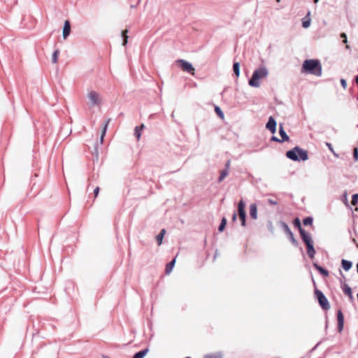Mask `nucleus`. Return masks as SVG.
<instances>
[{
	"mask_svg": "<svg viewBox=\"0 0 358 358\" xmlns=\"http://www.w3.org/2000/svg\"><path fill=\"white\" fill-rule=\"evenodd\" d=\"M302 70L316 76H321L322 69L321 64L317 59H306L302 65Z\"/></svg>",
	"mask_w": 358,
	"mask_h": 358,
	"instance_id": "nucleus-1",
	"label": "nucleus"
},
{
	"mask_svg": "<svg viewBox=\"0 0 358 358\" xmlns=\"http://www.w3.org/2000/svg\"><path fill=\"white\" fill-rule=\"evenodd\" d=\"M268 75V70L266 67L262 66L254 71L251 78L248 81V85L252 87H259L260 80L266 78Z\"/></svg>",
	"mask_w": 358,
	"mask_h": 358,
	"instance_id": "nucleus-2",
	"label": "nucleus"
},
{
	"mask_svg": "<svg viewBox=\"0 0 358 358\" xmlns=\"http://www.w3.org/2000/svg\"><path fill=\"white\" fill-rule=\"evenodd\" d=\"M87 105L90 108L101 107L103 100L102 95L94 90H88L87 92Z\"/></svg>",
	"mask_w": 358,
	"mask_h": 358,
	"instance_id": "nucleus-3",
	"label": "nucleus"
},
{
	"mask_svg": "<svg viewBox=\"0 0 358 358\" xmlns=\"http://www.w3.org/2000/svg\"><path fill=\"white\" fill-rule=\"evenodd\" d=\"M287 157L294 161H306L308 159V152L299 147H295L286 153Z\"/></svg>",
	"mask_w": 358,
	"mask_h": 358,
	"instance_id": "nucleus-4",
	"label": "nucleus"
},
{
	"mask_svg": "<svg viewBox=\"0 0 358 358\" xmlns=\"http://www.w3.org/2000/svg\"><path fill=\"white\" fill-rule=\"evenodd\" d=\"M176 63L182 71L190 73L192 75L194 73V68L190 62L184 59H178Z\"/></svg>",
	"mask_w": 358,
	"mask_h": 358,
	"instance_id": "nucleus-5",
	"label": "nucleus"
},
{
	"mask_svg": "<svg viewBox=\"0 0 358 358\" xmlns=\"http://www.w3.org/2000/svg\"><path fill=\"white\" fill-rule=\"evenodd\" d=\"M245 204L243 200H241L238 204V211L240 219L241 220L242 226L245 225L246 213L245 211Z\"/></svg>",
	"mask_w": 358,
	"mask_h": 358,
	"instance_id": "nucleus-6",
	"label": "nucleus"
},
{
	"mask_svg": "<svg viewBox=\"0 0 358 358\" xmlns=\"http://www.w3.org/2000/svg\"><path fill=\"white\" fill-rule=\"evenodd\" d=\"M317 299L319 301V303L320 306L325 310H328L330 308L329 303L328 302V300L325 297V296L320 291L317 290L315 292Z\"/></svg>",
	"mask_w": 358,
	"mask_h": 358,
	"instance_id": "nucleus-7",
	"label": "nucleus"
},
{
	"mask_svg": "<svg viewBox=\"0 0 358 358\" xmlns=\"http://www.w3.org/2000/svg\"><path fill=\"white\" fill-rule=\"evenodd\" d=\"M276 121L273 117H269L268 121L266 124V128L269 130L271 134H275L276 132Z\"/></svg>",
	"mask_w": 358,
	"mask_h": 358,
	"instance_id": "nucleus-8",
	"label": "nucleus"
},
{
	"mask_svg": "<svg viewBox=\"0 0 358 358\" xmlns=\"http://www.w3.org/2000/svg\"><path fill=\"white\" fill-rule=\"evenodd\" d=\"M300 234H301L303 241L306 243V245L308 244L313 243V240H312L311 236L309 234L306 233L301 227H300Z\"/></svg>",
	"mask_w": 358,
	"mask_h": 358,
	"instance_id": "nucleus-9",
	"label": "nucleus"
},
{
	"mask_svg": "<svg viewBox=\"0 0 358 358\" xmlns=\"http://www.w3.org/2000/svg\"><path fill=\"white\" fill-rule=\"evenodd\" d=\"M71 32V24L69 20H66L64 24L62 30V36L64 39H66L70 34Z\"/></svg>",
	"mask_w": 358,
	"mask_h": 358,
	"instance_id": "nucleus-10",
	"label": "nucleus"
},
{
	"mask_svg": "<svg viewBox=\"0 0 358 358\" xmlns=\"http://www.w3.org/2000/svg\"><path fill=\"white\" fill-rule=\"evenodd\" d=\"M145 128V124H142L141 126H136L134 128V136L138 141L141 139V131Z\"/></svg>",
	"mask_w": 358,
	"mask_h": 358,
	"instance_id": "nucleus-11",
	"label": "nucleus"
},
{
	"mask_svg": "<svg viewBox=\"0 0 358 358\" xmlns=\"http://www.w3.org/2000/svg\"><path fill=\"white\" fill-rule=\"evenodd\" d=\"M250 216L254 219L256 220L257 218V207L255 203H252L250 206Z\"/></svg>",
	"mask_w": 358,
	"mask_h": 358,
	"instance_id": "nucleus-12",
	"label": "nucleus"
},
{
	"mask_svg": "<svg viewBox=\"0 0 358 358\" xmlns=\"http://www.w3.org/2000/svg\"><path fill=\"white\" fill-rule=\"evenodd\" d=\"M279 134L282 138L281 141H287L289 140V136L287 135L282 125H280L279 128Z\"/></svg>",
	"mask_w": 358,
	"mask_h": 358,
	"instance_id": "nucleus-13",
	"label": "nucleus"
},
{
	"mask_svg": "<svg viewBox=\"0 0 358 358\" xmlns=\"http://www.w3.org/2000/svg\"><path fill=\"white\" fill-rule=\"evenodd\" d=\"M149 352V349L148 348H145L137 353H136L133 358H144L148 353Z\"/></svg>",
	"mask_w": 358,
	"mask_h": 358,
	"instance_id": "nucleus-14",
	"label": "nucleus"
},
{
	"mask_svg": "<svg viewBox=\"0 0 358 358\" xmlns=\"http://www.w3.org/2000/svg\"><path fill=\"white\" fill-rule=\"evenodd\" d=\"M307 250H308L307 252H308V256L310 258H313L314 255L315 254V250L313 247V243L307 245Z\"/></svg>",
	"mask_w": 358,
	"mask_h": 358,
	"instance_id": "nucleus-15",
	"label": "nucleus"
},
{
	"mask_svg": "<svg viewBox=\"0 0 358 358\" xmlns=\"http://www.w3.org/2000/svg\"><path fill=\"white\" fill-rule=\"evenodd\" d=\"M343 292L345 294H347L350 299H352V293L351 288L346 284L343 285Z\"/></svg>",
	"mask_w": 358,
	"mask_h": 358,
	"instance_id": "nucleus-16",
	"label": "nucleus"
},
{
	"mask_svg": "<svg viewBox=\"0 0 358 358\" xmlns=\"http://www.w3.org/2000/svg\"><path fill=\"white\" fill-rule=\"evenodd\" d=\"M110 121V119H108V120L106 121V124H104V126H103V127L102 129L101 135V137H100V142H101V143H103V138H104V136L106 134V130H107V128H108V125Z\"/></svg>",
	"mask_w": 358,
	"mask_h": 358,
	"instance_id": "nucleus-17",
	"label": "nucleus"
},
{
	"mask_svg": "<svg viewBox=\"0 0 358 358\" xmlns=\"http://www.w3.org/2000/svg\"><path fill=\"white\" fill-rule=\"evenodd\" d=\"M352 262L348 260H342V266L344 270L349 271L352 267Z\"/></svg>",
	"mask_w": 358,
	"mask_h": 358,
	"instance_id": "nucleus-18",
	"label": "nucleus"
},
{
	"mask_svg": "<svg viewBox=\"0 0 358 358\" xmlns=\"http://www.w3.org/2000/svg\"><path fill=\"white\" fill-rule=\"evenodd\" d=\"M175 264H176V259H174L169 264H167L166 268V272L167 274H169L172 271Z\"/></svg>",
	"mask_w": 358,
	"mask_h": 358,
	"instance_id": "nucleus-19",
	"label": "nucleus"
},
{
	"mask_svg": "<svg viewBox=\"0 0 358 358\" xmlns=\"http://www.w3.org/2000/svg\"><path fill=\"white\" fill-rule=\"evenodd\" d=\"M222 354L220 352L215 353L207 354L205 355V358H222Z\"/></svg>",
	"mask_w": 358,
	"mask_h": 358,
	"instance_id": "nucleus-20",
	"label": "nucleus"
},
{
	"mask_svg": "<svg viewBox=\"0 0 358 358\" xmlns=\"http://www.w3.org/2000/svg\"><path fill=\"white\" fill-rule=\"evenodd\" d=\"M59 55V50H55L53 52L52 55V62L53 64L57 63Z\"/></svg>",
	"mask_w": 358,
	"mask_h": 358,
	"instance_id": "nucleus-21",
	"label": "nucleus"
},
{
	"mask_svg": "<svg viewBox=\"0 0 358 358\" xmlns=\"http://www.w3.org/2000/svg\"><path fill=\"white\" fill-rule=\"evenodd\" d=\"M229 174V171L227 169H224L221 171V174L218 178V182H221Z\"/></svg>",
	"mask_w": 358,
	"mask_h": 358,
	"instance_id": "nucleus-22",
	"label": "nucleus"
},
{
	"mask_svg": "<svg viewBox=\"0 0 358 358\" xmlns=\"http://www.w3.org/2000/svg\"><path fill=\"white\" fill-rule=\"evenodd\" d=\"M234 72L238 77L240 76V64L238 62H235L233 65Z\"/></svg>",
	"mask_w": 358,
	"mask_h": 358,
	"instance_id": "nucleus-23",
	"label": "nucleus"
},
{
	"mask_svg": "<svg viewBox=\"0 0 358 358\" xmlns=\"http://www.w3.org/2000/svg\"><path fill=\"white\" fill-rule=\"evenodd\" d=\"M313 265L322 275H324L325 276L328 275L329 273L327 270H325L322 267L320 266L317 264H314Z\"/></svg>",
	"mask_w": 358,
	"mask_h": 358,
	"instance_id": "nucleus-24",
	"label": "nucleus"
},
{
	"mask_svg": "<svg viewBox=\"0 0 358 358\" xmlns=\"http://www.w3.org/2000/svg\"><path fill=\"white\" fill-rule=\"evenodd\" d=\"M127 30H124L122 31V36L123 37V42H122V45L125 46L127 43V39H128V36L127 35Z\"/></svg>",
	"mask_w": 358,
	"mask_h": 358,
	"instance_id": "nucleus-25",
	"label": "nucleus"
},
{
	"mask_svg": "<svg viewBox=\"0 0 358 358\" xmlns=\"http://www.w3.org/2000/svg\"><path fill=\"white\" fill-rule=\"evenodd\" d=\"M226 224H227V220L225 217H223L221 220V223H220V225L219 227V231H224L225 227H226Z\"/></svg>",
	"mask_w": 358,
	"mask_h": 358,
	"instance_id": "nucleus-26",
	"label": "nucleus"
},
{
	"mask_svg": "<svg viewBox=\"0 0 358 358\" xmlns=\"http://www.w3.org/2000/svg\"><path fill=\"white\" fill-rule=\"evenodd\" d=\"M166 233L165 229H162L159 234H158V245L162 244L163 237Z\"/></svg>",
	"mask_w": 358,
	"mask_h": 358,
	"instance_id": "nucleus-27",
	"label": "nucleus"
},
{
	"mask_svg": "<svg viewBox=\"0 0 358 358\" xmlns=\"http://www.w3.org/2000/svg\"><path fill=\"white\" fill-rule=\"evenodd\" d=\"M338 323H344V317L341 310L338 312L337 315Z\"/></svg>",
	"mask_w": 358,
	"mask_h": 358,
	"instance_id": "nucleus-28",
	"label": "nucleus"
},
{
	"mask_svg": "<svg viewBox=\"0 0 358 358\" xmlns=\"http://www.w3.org/2000/svg\"><path fill=\"white\" fill-rule=\"evenodd\" d=\"M352 205L353 206H355L358 203V194H355L352 195Z\"/></svg>",
	"mask_w": 358,
	"mask_h": 358,
	"instance_id": "nucleus-29",
	"label": "nucleus"
},
{
	"mask_svg": "<svg viewBox=\"0 0 358 358\" xmlns=\"http://www.w3.org/2000/svg\"><path fill=\"white\" fill-rule=\"evenodd\" d=\"M313 223V219L310 217H308L303 220V224L305 225H310Z\"/></svg>",
	"mask_w": 358,
	"mask_h": 358,
	"instance_id": "nucleus-30",
	"label": "nucleus"
},
{
	"mask_svg": "<svg viewBox=\"0 0 358 358\" xmlns=\"http://www.w3.org/2000/svg\"><path fill=\"white\" fill-rule=\"evenodd\" d=\"M215 112L221 118H224V113L219 107H215Z\"/></svg>",
	"mask_w": 358,
	"mask_h": 358,
	"instance_id": "nucleus-31",
	"label": "nucleus"
},
{
	"mask_svg": "<svg viewBox=\"0 0 358 358\" xmlns=\"http://www.w3.org/2000/svg\"><path fill=\"white\" fill-rule=\"evenodd\" d=\"M310 25V19H308L306 20L303 21V27L304 28H308Z\"/></svg>",
	"mask_w": 358,
	"mask_h": 358,
	"instance_id": "nucleus-32",
	"label": "nucleus"
},
{
	"mask_svg": "<svg viewBox=\"0 0 358 358\" xmlns=\"http://www.w3.org/2000/svg\"><path fill=\"white\" fill-rule=\"evenodd\" d=\"M353 157L355 161H358V149L357 148H354Z\"/></svg>",
	"mask_w": 358,
	"mask_h": 358,
	"instance_id": "nucleus-33",
	"label": "nucleus"
},
{
	"mask_svg": "<svg viewBox=\"0 0 358 358\" xmlns=\"http://www.w3.org/2000/svg\"><path fill=\"white\" fill-rule=\"evenodd\" d=\"M286 229H287V232L289 233V234L290 236V238H291L292 241L293 243H295L296 241H295V239H294V238L293 236V234H292V233L291 232V231L289 230V227L287 226H286Z\"/></svg>",
	"mask_w": 358,
	"mask_h": 358,
	"instance_id": "nucleus-34",
	"label": "nucleus"
},
{
	"mask_svg": "<svg viewBox=\"0 0 358 358\" xmlns=\"http://www.w3.org/2000/svg\"><path fill=\"white\" fill-rule=\"evenodd\" d=\"M327 147L329 148V149L330 150V151L336 156V157H338V155L334 152L331 145L329 143H327Z\"/></svg>",
	"mask_w": 358,
	"mask_h": 358,
	"instance_id": "nucleus-35",
	"label": "nucleus"
},
{
	"mask_svg": "<svg viewBox=\"0 0 358 358\" xmlns=\"http://www.w3.org/2000/svg\"><path fill=\"white\" fill-rule=\"evenodd\" d=\"M341 37L343 38V42L344 43H348L347 36H346V34L345 33H342L341 34Z\"/></svg>",
	"mask_w": 358,
	"mask_h": 358,
	"instance_id": "nucleus-36",
	"label": "nucleus"
},
{
	"mask_svg": "<svg viewBox=\"0 0 358 358\" xmlns=\"http://www.w3.org/2000/svg\"><path fill=\"white\" fill-rule=\"evenodd\" d=\"M341 84L342 85V87L345 89L346 87H347V82L345 79L342 78L341 79Z\"/></svg>",
	"mask_w": 358,
	"mask_h": 358,
	"instance_id": "nucleus-37",
	"label": "nucleus"
},
{
	"mask_svg": "<svg viewBox=\"0 0 358 358\" xmlns=\"http://www.w3.org/2000/svg\"><path fill=\"white\" fill-rule=\"evenodd\" d=\"M344 323H338V330L339 332H341L343 329Z\"/></svg>",
	"mask_w": 358,
	"mask_h": 358,
	"instance_id": "nucleus-38",
	"label": "nucleus"
},
{
	"mask_svg": "<svg viewBox=\"0 0 358 358\" xmlns=\"http://www.w3.org/2000/svg\"><path fill=\"white\" fill-rule=\"evenodd\" d=\"M99 191V187L95 188V189L94 190V193L95 196H96L98 195Z\"/></svg>",
	"mask_w": 358,
	"mask_h": 358,
	"instance_id": "nucleus-39",
	"label": "nucleus"
},
{
	"mask_svg": "<svg viewBox=\"0 0 358 358\" xmlns=\"http://www.w3.org/2000/svg\"><path fill=\"white\" fill-rule=\"evenodd\" d=\"M229 166H230V162H227L225 165V169H227L229 171Z\"/></svg>",
	"mask_w": 358,
	"mask_h": 358,
	"instance_id": "nucleus-40",
	"label": "nucleus"
},
{
	"mask_svg": "<svg viewBox=\"0 0 358 358\" xmlns=\"http://www.w3.org/2000/svg\"><path fill=\"white\" fill-rule=\"evenodd\" d=\"M295 222H296V224L300 227V226H301L300 220L297 218V219H296Z\"/></svg>",
	"mask_w": 358,
	"mask_h": 358,
	"instance_id": "nucleus-41",
	"label": "nucleus"
},
{
	"mask_svg": "<svg viewBox=\"0 0 358 358\" xmlns=\"http://www.w3.org/2000/svg\"><path fill=\"white\" fill-rule=\"evenodd\" d=\"M237 215L236 213H234L232 215V220L233 221H235L236 220Z\"/></svg>",
	"mask_w": 358,
	"mask_h": 358,
	"instance_id": "nucleus-42",
	"label": "nucleus"
},
{
	"mask_svg": "<svg viewBox=\"0 0 358 358\" xmlns=\"http://www.w3.org/2000/svg\"><path fill=\"white\" fill-rule=\"evenodd\" d=\"M272 140H273V141H281L280 140H279L278 138H276V137H275V136H273V137H272Z\"/></svg>",
	"mask_w": 358,
	"mask_h": 358,
	"instance_id": "nucleus-43",
	"label": "nucleus"
},
{
	"mask_svg": "<svg viewBox=\"0 0 358 358\" xmlns=\"http://www.w3.org/2000/svg\"><path fill=\"white\" fill-rule=\"evenodd\" d=\"M268 201H269V203H270L271 204H273V205H275V204H276V202H275V201H274L269 200Z\"/></svg>",
	"mask_w": 358,
	"mask_h": 358,
	"instance_id": "nucleus-44",
	"label": "nucleus"
},
{
	"mask_svg": "<svg viewBox=\"0 0 358 358\" xmlns=\"http://www.w3.org/2000/svg\"><path fill=\"white\" fill-rule=\"evenodd\" d=\"M314 2L316 3L318 2V0H314Z\"/></svg>",
	"mask_w": 358,
	"mask_h": 358,
	"instance_id": "nucleus-45",
	"label": "nucleus"
},
{
	"mask_svg": "<svg viewBox=\"0 0 358 358\" xmlns=\"http://www.w3.org/2000/svg\"><path fill=\"white\" fill-rule=\"evenodd\" d=\"M276 1H277V2H280V0H276Z\"/></svg>",
	"mask_w": 358,
	"mask_h": 358,
	"instance_id": "nucleus-46",
	"label": "nucleus"
},
{
	"mask_svg": "<svg viewBox=\"0 0 358 358\" xmlns=\"http://www.w3.org/2000/svg\"><path fill=\"white\" fill-rule=\"evenodd\" d=\"M185 358H190V357H185Z\"/></svg>",
	"mask_w": 358,
	"mask_h": 358,
	"instance_id": "nucleus-47",
	"label": "nucleus"
}]
</instances>
